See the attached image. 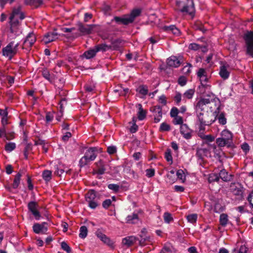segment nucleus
Segmentation results:
<instances>
[{
	"label": "nucleus",
	"instance_id": "5",
	"mask_svg": "<svg viewBox=\"0 0 253 253\" xmlns=\"http://www.w3.org/2000/svg\"><path fill=\"white\" fill-rule=\"evenodd\" d=\"M246 54L253 58V31H247L243 36Z\"/></svg>",
	"mask_w": 253,
	"mask_h": 253
},
{
	"label": "nucleus",
	"instance_id": "56",
	"mask_svg": "<svg viewBox=\"0 0 253 253\" xmlns=\"http://www.w3.org/2000/svg\"><path fill=\"white\" fill-rule=\"evenodd\" d=\"M155 171L153 169H147L146 170V175L148 177H152L155 175Z\"/></svg>",
	"mask_w": 253,
	"mask_h": 253
},
{
	"label": "nucleus",
	"instance_id": "60",
	"mask_svg": "<svg viewBox=\"0 0 253 253\" xmlns=\"http://www.w3.org/2000/svg\"><path fill=\"white\" fill-rule=\"evenodd\" d=\"M112 201L111 199H106L102 203V207L104 209H108L111 205Z\"/></svg>",
	"mask_w": 253,
	"mask_h": 253
},
{
	"label": "nucleus",
	"instance_id": "2",
	"mask_svg": "<svg viewBox=\"0 0 253 253\" xmlns=\"http://www.w3.org/2000/svg\"><path fill=\"white\" fill-rule=\"evenodd\" d=\"M141 10L139 9H134L128 15H124L123 17L115 16L114 20L118 24L127 25L132 23L134 19L139 15Z\"/></svg>",
	"mask_w": 253,
	"mask_h": 253
},
{
	"label": "nucleus",
	"instance_id": "3",
	"mask_svg": "<svg viewBox=\"0 0 253 253\" xmlns=\"http://www.w3.org/2000/svg\"><path fill=\"white\" fill-rule=\"evenodd\" d=\"M97 157V148L90 147L88 149L79 161L80 167H84L87 165L89 162L94 161Z\"/></svg>",
	"mask_w": 253,
	"mask_h": 253
},
{
	"label": "nucleus",
	"instance_id": "29",
	"mask_svg": "<svg viewBox=\"0 0 253 253\" xmlns=\"http://www.w3.org/2000/svg\"><path fill=\"white\" fill-rule=\"evenodd\" d=\"M21 176L22 173L21 170H20L15 176L14 179L13 180V182L12 185V187L13 189H16L19 186Z\"/></svg>",
	"mask_w": 253,
	"mask_h": 253
},
{
	"label": "nucleus",
	"instance_id": "39",
	"mask_svg": "<svg viewBox=\"0 0 253 253\" xmlns=\"http://www.w3.org/2000/svg\"><path fill=\"white\" fill-rule=\"evenodd\" d=\"M172 247L170 243L165 244L160 253H168L172 252Z\"/></svg>",
	"mask_w": 253,
	"mask_h": 253
},
{
	"label": "nucleus",
	"instance_id": "13",
	"mask_svg": "<svg viewBox=\"0 0 253 253\" xmlns=\"http://www.w3.org/2000/svg\"><path fill=\"white\" fill-rule=\"evenodd\" d=\"M197 75L199 79L201 85L206 86L208 80L206 70L204 68H200L197 72Z\"/></svg>",
	"mask_w": 253,
	"mask_h": 253
},
{
	"label": "nucleus",
	"instance_id": "61",
	"mask_svg": "<svg viewBox=\"0 0 253 253\" xmlns=\"http://www.w3.org/2000/svg\"><path fill=\"white\" fill-rule=\"evenodd\" d=\"M174 101H175L176 104H179L180 101L182 100V96L181 94L179 92H176L175 96H174Z\"/></svg>",
	"mask_w": 253,
	"mask_h": 253
},
{
	"label": "nucleus",
	"instance_id": "14",
	"mask_svg": "<svg viewBox=\"0 0 253 253\" xmlns=\"http://www.w3.org/2000/svg\"><path fill=\"white\" fill-rule=\"evenodd\" d=\"M180 133L182 135L184 138L186 139L191 138L192 136V130L186 124H182V125L180 126Z\"/></svg>",
	"mask_w": 253,
	"mask_h": 253
},
{
	"label": "nucleus",
	"instance_id": "34",
	"mask_svg": "<svg viewBox=\"0 0 253 253\" xmlns=\"http://www.w3.org/2000/svg\"><path fill=\"white\" fill-rule=\"evenodd\" d=\"M220 223L222 226H225L228 221V215L225 213H222L219 217Z\"/></svg>",
	"mask_w": 253,
	"mask_h": 253
},
{
	"label": "nucleus",
	"instance_id": "37",
	"mask_svg": "<svg viewBox=\"0 0 253 253\" xmlns=\"http://www.w3.org/2000/svg\"><path fill=\"white\" fill-rule=\"evenodd\" d=\"M88 230L85 226H82L80 228L79 237L84 239L87 235Z\"/></svg>",
	"mask_w": 253,
	"mask_h": 253
},
{
	"label": "nucleus",
	"instance_id": "52",
	"mask_svg": "<svg viewBox=\"0 0 253 253\" xmlns=\"http://www.w3.org/2000/svg\"><path fill=\"white\" fill-rule=\"evenodd\" d=\"M178 113H179L178 109L176 107H173L171 108V109L170 110V117L172 118H174L177 116H178Z\"/></svg>",
	"mask_w": 253,
	"mask_h": 253
},
{
	"label": "nucleus",
	"instance_id": "45",
	"mask_svg": "<svg viewBox=\"0 0 253 253\" xmlns=\"http://www.w3.org/2000/svg\"><path fill=\"white\" fill-rule=\"evenodd\" d=\"M197 218V214L195 213L191 214L187 216V219L188 221L192 224L195 223L196 222Z\"/></svg>",
	"mask_w": 253,
	"mask_h": 253
},
{
	"label": "nucleus",
	"instance_id": "35",
	"mask_svg": "<svg viewBox=\"0 0 253 253\" xmlns=\"http://www.w3.org/2000/svg\"><path fill=\"white\" fill-rule=\"evenodd\" d=\"M195 90L194 89H189L186 90L183 95V100L185 99H192L194 96Z\"/></svg>",
	"mask_w": 253,
	"mask_h": 253
},
{
	"label": "nucleus",
	"instance_id": "62",
	"mask_svg": "<svg viewBox=\"0 0 253 253\" xmlns=\"http://www.w3.org/2000/svg\"><path fill=\"white\" fill-rule=\"evenodd\" d=\"M158 101L163 105H166L167 103L166 97L164 95H162L159 97Z\"/></svg>",
	"mask_w": 253,
	"mask_h": 253
},
{
	"label": "nucleus",
	"instance_id": "55",
	"mask_svg": "<svg viewBox=\"0 0 253 253\" xmlns=\"http://www.w3.org/2000/svg\"><path fill=\"white\" fill-rule=\"evenodd\" d=\"M53 118L54 115L52 113L48 112L46 113L45 121L46 123L51 122L53 120Z\"/></svg>",
	"mask_w": 253,
	"mask_h": 253
},
{
	"label": "nucleus",
	"instance_id": "43",
	"mask_svg": "<svg viewBox=\"0 0 253 253\" xmlns=\"http://www.w3.org/2000/svg\"><path fill=\"white\" fill-rule=\"evenodd\" d=\"M176 176L177 178L181 180L184 183L186 180L185 174L182 169H178L176 172Z\"/></svg>",
	"mask_w": 253,
	"mask_h": 253
},
{
	"label": "nucleus",
	"instance_id": "53",
	"mask_svg": "<svg viewBox=\"0 0 253 253\" xmlns=\"http://www.w3.org/2000/svg\"><path fill=\"white\" fill-rule=\"evenodd\" d=\"M173 124L174 125H180V126L182 125V124H183V118L179 116L174 117L173 119Z\"/></svg>",
	"mask_w": 253,
	"mask_h": 253
},
{
	"label": "nucleus",
	"instance_id": "6",
	"mask_svg": "<svg viewBox=\"0 0 253 253\" xmlns=\"http://www.w3.org/2000/svg\"><path fill=\"white\" fill-rule=\"evenodd\" d=\"M85 201L87 203L88 207L91 209H95L99 205L96 198V192L94 190L89 191L85 195Z\"/></svg>",
	"mask_w": 253,
	"mask_h": 253
},
{
	"label": "nucleus",
	"instance_id": "44",
	"mask_svg": "<svg viewBox=\"0 0 253 253\" xmlns=\"http://www.w3.org/2000/svg\"><path fill=\"white\" fill-rule=\"evenodd\" d=\"M206 105H204L202 102L199 100L195 105L196 112H203L205 109Z\"/></svg>",
	"mask_w": 253,
	"mask_h": 253
},
{
	"label": "nucleus",
	"instance_id": "28",
	"mask_svg": "<svg viewBox=\"0 0 253 253\" xmlns=\"http://www.w3.org/2000/svg\"><path fill=\"white\" fill-rule=\"evenodd\" d=\"M165 29L168 32H171L175 36H179L180 33V30L173 25H171L169 26H165Z\"/></svg>",
	"mask_w": 253,
	"mask_h": 253
},
{
	"label": "nucleus",
	"instance_id": "7",
	"mask_svg": "<svg viewBox=\"0 0 253 253\" xmlns=\"http://www.w3.org/2000/svg\"><path fill=\"white\" fill-rule=\"evenodd\" d=\"M36 38L33 33H30L24 40L22 48L24 52L28 53L31 50V48L36 42Z\"/></svg>",
	"mask_w": 253,
	"mask_h": 253
},
{
	"label": "nucleus",
	"instance_id": "18",
	"mask_svg": "<svg viewBox=\"0 0 253 253\" xmlns=\"http://www.w3.org/2000/svg\"><path fill=\"white\" fill-rule=\"evenodd\" d=\"M196 156L199 160L202 161L204 157H210L211 152L207 148H200L198 149Z\"/></svg>",
	"mask_w": 253,
	"mask_h": 253
},
{
	"label": "nucleus",
	"instance_id": "32",
	"mask_svg": "<svg viewBox=\"0 0 253 253\" xmlns=\"http://www.w3.org/2000/svg\"><path fill=\"white\" fill-rule=\"evenodd\" d=\"M52 172L49 170H44L42 173V177L43 180L46 182H48L51 179Z\"/></svg>",
	"mask_w": 253,
	"mask_h": 253
},
{
	"label": "nucleus",
	"instance_id": "16",
	"mask_svg": "<svg viewBox=\"0 0 253 253\" xmlns=\"http://www.w3.org/2000/svg\"><path fill=\"white\" fill-rule=\"evenodd\" d=\"M96 236L104 244L110 247H113L114 242L106 235L101 232H98L96 233Z\"/></svg>",
	"mask_w": 253,
	"mask_h": 253
},
{
	"label": "nucleus",
	"instance_id": "11",
	"mask_svg": "<svg viewBox=\"0 0 253 253\" xmlns=\"http://www.w3.org/2000/svg\"><path fill=\"white\" fill-rule=\"evenodd\" d=\"M150 110L154 113L155 123H159L162 118V107L160 105H156L151 108Z\"/></svg>",
	"mask_w": 253,
	"mask_h": 253
},
{
	"label": "nucleus",
	"instance_id": "63",
	"mask_svg": "<svg viewBox=\"0 0 253 253\" xmlns=\"http://www.w3.org/2000/svg\"><path fill=\"white\" fill-rule=\"evenodd\" d=\"M117 151L116 147L114 146H110L107 148V152L110 154H113Z\"/></svg>",
	"mask_w": 253,
	"mask_h": 253
},
{
	"label": "nucleus",
	"instance_id": "48",
	"mask_svg": "<svg viewBox=\"0 0 253 253\" xmlns=\"http://www.w3.org/2000/svg\"><path fill=\"white\" fill-rule=\"evenodd\" d=\"M61 247L63 250L66 252L67 253H71L72 252L71 248L65 241H63L61 243Z\"/></svg>",
	"mask_w": 253,
	"mask_h": 253
},
{
	"label": "nucleus",
	"instance_id": "42",
	"mask_svg": "<svg viewBox=\"0 0 253 253\" xmlns=\"http://www.w3.org/2000/svg\"><path fill=\"white\" fill-rule=\"evenodd\" d=\"M219 180L218 174L217 173H211L209 174L208 181L210 183L213 182H217Z\"/></svg>",
	"mask_w": 253,
	"mask_h": 253
},
{
	"label": "nucleus",
	"instance_id": "38",
	"mask_svg": "<svg viewBox=\"0 0 253 253\" xmlns=\"http://www.w3.org/2000/svg\"><path fill=\"white\" fill-rule=\"evenodd\" d=\"M28 208L30 211L33 212V211L38 210V205L34 201H31L28 204Z\"/></svg>",
	"mask_w": 253,
	"mask_h": 253
},
{
	"label": "nucleus",
	"instance_id": "33",
	"mask_svg": "<svg viewBox=\"0 0 253 253\" xmlns=\"http://www.w3.org/2000/svg\"><path fill=\"white\" fill-rule=\"evenodd\" d=\"M42 75L46 80L49 82H52L53 81L52 76L50 74L49 71L46 68H44L42 71Z\"/></svg>",
	"mask_w": 253,
	"mask_h": 253
},
{
	"label": "nucleus",
	"instance_id": "49",
	"mask_svg": "<svg viewBox=\"0 0 253 253\" xmlns=\"http://www.w3.org/2000/svg\"><path fill=\"white\" fill-rule=\"evenodd\" d=\"M216 142L218 146L223 147L225 146L228 142L221 137L216 139Z\"/></svg>",
	"mask_w": 253,
	"mask_h": 253
},
{
	"label": "nucleus",
	"instance_id": "31",
	"mask_svg": "<svg viewBox=\"0 0 253 253\" xmlns=\"http://www.w3.org/2000/svg\"><path fill=\"white\" fill-rule=\"evenodd\" d=\"M221 137L225 139L228 142L232 138V134L228 130L224 129L221 132Z\"/></svg>",
	"mask_w": 253,
	"mask_h": 253
},
{
	"label": "nucleus",
	"instance_id": "15",
	"mask_svg": "<svg viewBox=\"0 0 253 253\" xmlns=\"http://www.w3.org/2000/svg\"><path fill=\"white\" fill-rule=\"evenodd\" d=\"M232 192L235 195L242 196L243 193V187L239 183H233L230 186Z\"/></svg>",
	"mask_w": 253,
	"mask_h": 253
},
{
	"label": "nucleus",
	"instance_id": "19",
	"mask_svg": "<svg viewBox=\"0 0 253 253\" xmlns=\"http://www.w3.org/2000/svg\"><path fill=\"white\" fill-rule=\"evenodd\" d=\"M139 218L137 213L133 212L128 215L126 218V222L128 224H135L138 223Z\"/></svg>",
	"mask_w": 253,
	"mask_h": 253
},
{
	"label": "nucleus",
	"instance_id": "40",
	"mask_svg": "<svg viewBox=\"0 0 253 253\" xmlns=\"http://www.w3.org/2000/svg\"><path fill=\"white\" fill-rule=\"evenodd\" d=\"M137 91L144 96L147 95L148 92V87L146 85H140L137 89Z\"/></svg>",
	"mask_w": 253,
	"mask_h": 253
},
{
	"label": "nucleus",
	"instance_id": "8",
	"mask_svg": "<svg viewBox=\"0 0 253 253\" xmlns=\"http://www.w3.org/2000/svg\"><path fill=\"white\" fill-rule=\"evenodd\" d=\"M24 13L21 11V6L14 7L11 14L9 17L10 21L13 23H18L19 20H22L25 18Z\"/></svg>",
	"mask_w": 253,
	"mask_h": 253
},
{
	"label": "nucleus",
	"instance_id": "1",
	"mask_svg": "<svg viewBox=\"0 0 253 253\" xmlns=\"http://www.w3.org/2000/svg\"><path fill=\"white\" fill-rule=\"evenodd\" d=\"M175 6L177 10L182 13L194 16L195 9L193 0H175Z\"/></svg>",
	"mask_w": 253,
	"mask_h": 253
},
{
	"label": "nucleus",
	"instance_id": "26",
	"mask_svg": "<svg viewBox=\"0 0 253 253\" xmlns=\"http://www.w3.org/2000/svg\"><path fill=\"white\" fill-rule=\"evenodd\" d=\"M97 52L95 51L94 47L85 51L83 56L86 59H90L95 56Z\"/></svg>",
	"mask_w": 253,
	"mask_h": 253
},
{
	"label": "nucleus",
	"instance_id": "36",
	"mask_svg": "<svg viewBox=\"0 0 253 253\" xmlns=\"http://www.w3.org/2000/svg\"><path fill=\"white\" fill-rule=\"evenodd\" d=\"M139 110L138 112V119L140 121L143 120L146 115V112L143 110L141 104H139Z\"/></svg>",
	"mask_w": 253,
	"mask_h": 253
},
{
	"label": "nucleus",
	"instance_id": "21",
	"mask_svg": "<svg viewBox=\"0 0 253 253\" xmlns=\"http://www.w3.org/2000/svg\"><path fill=\"white\" fill-rule=\"evenodd\" d=\"M93 27V25H84L82 23H80L79 25V30L84 34H89L91 33Z\"/></svg>",
	"mask_w": 253,
	"mask_h": 253
},
{
	"label": "nucleus",
	"instance_id": "17",
	"mask_svg": "<svg viewBox=\"0 0 253 253\" xmlns=\"http://www.w3.org/2000/svg\"><path fill=\"white\" fill-rule=\"evenodd\" d=\"M58 34L55 32H48L44 35L43 38V41L45 43H48L58 38Z\"/></svg>",
	"mask_w": 253,
	"mask_h": 253
},
{
	"label": "nucleus",
	"instance_id": "57",
	"mask_svg": "<svg viewBox=\"0 0 253 253\" xmlns=\"http://www.w3.org/2000/svg\"><path fill=\"white\" fill-rule=\"evenodd\" d=\"M241 148L242 150L247 154L249 151L250 147L247 143L244 142L241 145Z\"/></svg>",
	"mask_w": 253,
	"mask_h": 253
},
{
	"label": "nucleus",
	"instance_id": "54",
	"mask_svg": "<svg viewBox=\"0 0 253 253\" xmlns=\"http://www.w3.org/2000/svg\"><path fill=\"white\" fill-rule=\"evenodd\" d=\"M0 138H4L7 139L6 127H1L0 128Z\"/></svg>",
	"mask_w": 253,
	"mask_h": 253
},
{
	"label": "nucleus",
	"instance_id": "51",
	"mask_svg": "<svg viewBox=\"0 0 253 253\" xmlns=\"http://www.w3.org/2000/svg\"><path fill=\"white\" fill-rule=\"evenodd\" d=\"M170 130V126L165 123H163L160 127V130L161 131H167Z\"/></svg>",
	"mask_w": 253,
	"mask_h": 253
},
{
	"label": "nucleus",
	"instance_id": "64",
	"mask_svg": "<svg viewBox=\"0 0 253 253\" xmlns=\"http://www.w3.org/2000/svg\"><path fill=\"white\" fill-rule=\"evenodd\" d=\"M32 213L34 215L36 220H39L41 219L42 216L38 210L33 211Z\"/></svg>",
	"mask_w": 253,
	"mask_h": 253
},
{
	"label": "nucleus",
	"instance_id": "58",
	"mask_svg": "<svg viewBox=\"0 0 253 253\" xmlns=\"http://www.w3.org/2000/svg\"><path fill=\"white\" fill-rule=\"evenodd\" d=\"M189 48L191 50L196 51L201 48V46L197 43H192L189 44Z\"/></svg>",
	"mask_w": 253,
	"mask_h": 253
},
{
	"label": "nucleus",
	"instance_id": "25",
	"mask_svg": "<svg viewBox=\"0 0 253 253\" xmlns=\"http://www.w3.org/2000/svg\"><path fill=\"white\" fill-rule=\"evenodd\" d=\"M95 51L97 53L98 52H105L111 48V46L106 44L105 43L98 44L94 46Z\"/></svg>",
	"mask_w": 253,
	"mask_h": 253
},
{
	"label": "nucleus",
	"instance_id": "22",
	"mask_svg": "<svg viewBox=\"0 0 253 253\" xmlns=\"http://www.w3.org/2000/svg\"><path fill=\"white\" fill-rule=\"evenodd\" d=\"M14 23H12L11 26L10 27V32L9 34V37L13 39L15 38L16 37L18 36L21 33V31L19 28H18L16 26L14 25Z\"/></svg>",
	"mask_w": 253,
	"mask_h": 253
},
{
	"label": "nucleus",
	"instance_id": "20",
	"mask_svg": "<svg viewBox=\"0 0 253 253\" xmlns=\"http://www.w3.org/2000/svg\"><path fill=\"white\" fill-rule=\"evenodd\" d=\"M229 66L228 64H224L220 66L219 71L220 76L224 80L228 79L229 77L230 72L228 71Z\"/></svg>",
	"mask_w": 253,
	"mask_h": 253
},
{
	"label": "nucleus",
	"instance_id": "27",
	"mask_svg": "<svg viewBox=\"0 0 253 253\" xmlns=\"http://www.w3.org/2000/svg\"><path fill=\"white\" fill-rule=\"evenodd\" d=\"M135 242V237L134 236H128L124 238L122 240V244L127 247H130Z\"/></svg>",
	"mask_w": 253,
	"mask_h": 253
},
{
	"label": "nucleus",
	"instance_id": "50",
	"mask_svg": "<svg viewBox=\"0 0 253 253\" xmlns=\"http://www.w3.org/2000/svg\"><path fill=\"white\" fill-rule=\"evenodd\" d=\"M108 188L115 192H117L119 191L120 186L116 184H109Z\"/></svg>",
	"mask_w": 253,
	"mask_h": 253
},
{
	"label": "nucleus",
	"instance_id": "4",
	"mask_svg": "<svg viewBox=\"0 0 253 253\" xmlns=\"http://www.w3.org/2000/svg\"><path fill=\"white\" fill-rule=\"evenodd\" d=\"M19 46V42L14 44V42H10L5 47L2 48V55L7 57L9 59H11L18 53Z\"/></svg>",
	"mask_w": 253,
	"mask_h": 253
},
{
	"label": "nucleus",
	"instance_id": "12",
	"mask_svg": "<svg viewBox=\"0 0 253 253\" xmlns=\"http://www.w3.org/2000/svg\"><path fill=\"white\" fill-rule=\"evenodd\" d=\"M213 114L215 116V120L218 121V123L222 125H224L227 123V120L225 118V113L220 112L219 107H218L216 110L214 112Z\"/></svg>",
	"mask_w": 253,
	"mask_h": 253
},
{
	"label": "nucleus",
	"instance_id": "23",
	"mask_svg": "<svg viewBox=\"0 0 253 253\" xmlns=\"http://www.w3.org/2000/svg\"><path fill=\"white\" fill-rule=\"evenodd\" d=\"M180 64V62L176 56H171L167 60V65L168 66L176 68L179 66Z\"/></svg>",
	"mask_w": 253,
	"mask_h": 253
},
{
	"label": "nucleus",
	"instance_id": "30",
	"mask_svg": "<svg viewBox=\"0 0 253 253\" xmlns=\"http://www.w3.org/2000/svg\"><path fill=\"white\" fill-rule=\"evenodd\" d=\"M123 45V41L118 39L112 42V47L114 50H118Z\"/></svg>",
	"mask_w": 253,
	"mask_h": 253
},
{
	"label": "nucleus",
	"instance_id": "24",
	"mask_svg": "<svg viewBox=\"0 0 253 253\" xmlns=\"http://www.w3.org/2000/svg\"><path fill=\"white\" fill-rule=\"evenodd\" d=\"M218 176L219 178H221L223 181L225 182L230 181L232 178V175L228 174V172L224 169L220 171L218 173Z\"/></svg>",
	"mask_w": 253,
	"mask_h": 253
},
{
	"label": "nucleus",
	"instance_id": "9",
	"mask_svg": "<svg viewBox=\"0 0 253 253\" xmlns=\"http://www.w3.org/2000/svg\"><path fill=\"white\" fill-rule=\"evenodd\" d=\"M197 115V121L199 125V129L200 131H204L205 126H209L212 124L214 121H207L206 116L204 112H196Z\"/></svg>",
	"mask_w": 253,
	"mask_h": 253
},
{
	"label": "nucleus",
	"instance_id": "46",
	"mask_svg": "<svg viewBox=\"0 0 253 253\" xmlns=\"http://www.w3.org/2000/svg\"><path fill=\"white\" fill-rule=\"evenodd\" d=\"M163 217L164 221L166 223H169L173 219L171 214L168 212H165Z\"/></svg>",
	"mask_w": 253,
	"mask_h": 253
},
{
	"label": "nucleus",
	"instance_id": "47",
	"mask_svg": "<svg viewBox=\"0 0 253 253\" xmlns=\"http://www.w3.org/2000/svg\"><path fill=\"white\" fill-rule=\"evenodd\" d=\"M16 147L15 143L14 142H9L6 144L5 150L8 152L12 151Z\"/></svg>",
	"mask_w": 253,
	"mask_h": 253
},
{
	"label": "nucleus",
	"instance_id": "10",
	"mask_svg": "<svg viewBox=\"0 0 253 253\" xmlns=\"http://www.w3.org/2000/svg\"><path fill=\"white\" fill-rule=\"evenodd\" d=\"M33 231L36 234H44L47 231V223L43 222L41 224L35 223L33 226Z\"/></svg>",
	"mask_w": 253,
	"mask_h": 253
},
{
	"label": "nucleus",
	"instance_id": "59",
	"mask_svg": "<svg viewBox=\"0 0 253 253\" xmlns=\"http://www.w3.org/2000/svg\"><path fill=\"white\" fill-rule=\"evenodd\" d=\"M178 83L181 86H184L186 84L187 80L185 77L181 76L179 78Z\"/></svg>",
	"mask_w": 253,
	"mask_h": 253
},
{
	"label": "nucleus",
	"instance_id": "41",
	"mask_svg": "<svg viewBox=\"0 0 253 253\" xmlns=\"http://www.w3.org/2000/svg\"><path fill=\"white\" fill-rule=\"evenodd\" d=\"M165 158L166 159V160L170 163V164H172V157L171 155V151L170 149L168 148L167 149L165 153Z\"/></svg>",
	"mask_w": 253,
	"mask_h": 253
}]
</instances>
